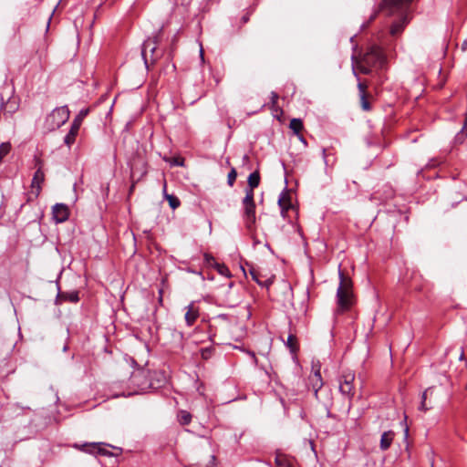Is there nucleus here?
<instances>
[{"mask_svg":"<svg viewBox=\"0 0 467 467\" xmlns=\"http://www.w3.org/2000/svg\"><path fill=\"white\" fill-rule=\"evenodd\" d=\"M250 275L254 281H255L258 285H263V283L258 278V273L255 269H250Z\"/></svg>","mask_w":467,"mask_h":467,"instance_id":"nucleus-36","label":"nucleus"},{"mask_svg":"<svg viewBox=\"0 0 467 467\" xmlns=\"http://www.w3.org/2000/svg\"><path fill=\"white\" fill-rule=\"evenodd\" d=\"M89 113V109L87 108V109H82L78 114L74 118V119L72 120V124L76 125L77 127L80 128L81 127V124L83 122V119L88 115Z\"/></svg>","mask_w":467,"mask_h":467,"instance_id":"nucleus-27","label":"nucleus"},{"mask_svg":"<svg viewBox=\"0 0 467 467\" xmlns=\"http://www.w3.org/2000/svg\"><path fill=\"white\" fill-rule=\"evenodd\" d=\"M79 130H80V128H78L76 125L71 123L68 132L64 137V144L67 147H68L69 149L75 143L76 139L78 135Z\"/></svg>","mask_w":467,"mask_h":467,"instance_id":"nucleus-15","label":"nucleus"},{"mask_svg":"<svg viewBox=\"0 0 467 467\" xmlns=\"http://www.w3.org/2000/svg\"><path fill=\"white\" fill-rule=\"evenodd\" d=\"M367 85L358 80V89L359 94L360 107L364 111H370L372 107L368 100L370 95L367 92Z\"/></svg>","mask_w":467,"mask_h":467,"instance_id":"nucleus-11","label":"nucleus"},{"mask_svg":"<svg viewBox=\"0 0 467 467\" xmlns=\"http://www.w3.org/2000/svg\"><path fill=\"white\" fill-rule=\"evenodd\" d=\"M134 176H135V168L132 167L131 168V177L134 178Z\"/></svg>","mask_w":467,"mask_h":467,"instance_id":"nucleus-48","label":"nucleus"},{"mask_svg":"<svg viewBox=\"0 0 467 467\" xmlns=\"http://www.w3.org/2000/svg\"><path fill=\"white\" fill-rule=\"evenodd\" d=\"M199 317V311L195 307L194 303H192L188 306V311L185 314V320L189 326H192Z\"/></svg>","mask_w":467,"mask_h":467,"instance_id":"nucleus-19","label":"nucleus"},{"mask_svg":"<svg viewBox=\"0 0 467 467\" xmlns=\"http://www.w3.org/2000/svg\"><path fill=\"white\" fill-rule=\"evenodd\" d=\"M250 19V13L247 12L246 14H244L243 16H242V23L243 24H245L249 21Z\"/></svg>","mask_w":467,"mask_h":467,"instance_id":"nucleus-41","label":"nucleus"},{"mask_svg":"<svg viewBox=\"0 0 467 467\" xmlns=\"http://www.w3.org/2000/svg\"><path fill=\"white\" fill-rule=\"evenodd\" d=\"M404 432H405V437L407 438L408 433H409V429H408V427H406V428H405Z\"/></svg>","mask_w":467,"mask_h":467,"instance_id":"nucleus-49","label":"nucleus"},{"mask_svg":"<svg viewBox=\"0 0 467 467\" xmlns=\"http://www.w3.org/2000/svg\"><path fill=\"white\" fill-rule=\"evenodd\" d=\"M207 268H214L219 275L224 277H230L231 273L228 267L224 264H220L215 261V259L209 254H206V269ZM206 279H213V276H210V273L206 271Z\"/></svg>","mask_w":467,"mask_h":467,"instance_id":"nucleus-8","label":"nucleus"},{"mask_svg":"<svg viewBox=\"0 0 467 467\" xmlns=\"http://www.w3.org/2000/svg\"><path fill=\"white\" fill-rule=\"evenodd\" d=\"M338 275H339V279H340L338 286H343L344 287V291L348 292V293H352V291H351V288H352V282H351V280L348 277H347L344 275V273L341 272V271H339Z\"/></svg>","mask_w":467,"mask_h":467,"instance_id":"nucleus-25","label":"nucleus"},{"mask_svg":"<svg viewBox=\"0 0 467 467\" xmlns=\"http://www.w3.org/2000/svg\"><path fill=\"white\" fill-rule=\"evenodd\" d=\"M393 196H394V191L391 188H389L386 192L385 199H389V198H392Z\"/></svg>","mask_w":467,"mask_h":467,"instance_id":"nucleus-42","label":"nucleus"},{"mask_svg":"<svg viewBox=\"0 0 467 467\" xmlns=\"http://www.w3.org/2000/svg\"><path fill=\"white\" fill-rule=\"evenodd\" d=\"M234 284V282H228L227 285L222 286V292L223 295V304L229 307H234L238 306L242 297L240 295L241 288L233 289Z\"/></svg>","mask_w":467,"mask_h":467,"instance_id":"nucleus-4","label":"nucleus"},{"mask_svg":"<svg viewBox=\"0 0 467 467\" xmlns=\"http://www.w3.org/2000/svg\"><path fill=\"white\" fill-rule=\"evenodd\" d=\"M431 392H432V389L431 388H429V389H425L423 391V393L421 395V402H420V405L419 407L420 410L427 411L429 410V408L426 405V399H427L428 393H431Z\"/></svg>","mask_w":467,"mask_h":467,"instance_id":"nucleus-30","label":"nucleus"},{"mask_svg":"<svg viewBox=\"0 0 467 467\" xmlns=\"http://www.w3.org/2000/svg\"><path fill=\"white\" fill-rule=\"evenodd\" d=\"M199 352H200L202 358H204V348H200Z\"/></svg>","mask_w":467,"mask_h":467,"instance_id":"nucleus-47","label":"nucleus"},{"mask_svg":"<svg viewBox=\"0 0 467 467\" xmlns=\"http://www.w3.org/2000/svg\"><path fill=\"white\" fill-rule=\"evenodd\" d=\"M198 43H199V47H200V58H201V61L202 62H204V57H205V54H204V47L202 46V42L198 39Z\"/></svg>","mask_w":467,"mask_h":467,"instance_id":"nucleus-38","label":"nucleus"},{"mask_svg":"<svg viewBox=\"0 0 467 467\" xmlns=\"http://www.w3.org/2000/svg\"><path fill=\"white\" fill-rule=\"evenodd\" d=\"M351 61L353 75L359 80L357 69L364 75H369L373 71L382 69L387 63V58L380 47L371 45L360 58L353 55Z\"/></svg>","mask_w":467,"mask_h":467,"instance_id":"nucleus-1","label":"nucleus"},{"mask_svg":"<svg viewBox=\"0 0 467 467\" xmlns=\"http://www.w3.org/2000/svg\"><path fill=\"white\" fill-rule=\"evenodd\" d=\"M52 215L54 221L57 223L66 222L69 216L67 206L64 203H56L52 207Z\"/></svg>","mask_w":467,"mask_h":467,"instance_id":"nucleus-9","label":"nucleus"},{"mask_svg":"<svg viewBox=\"0 0 467 467\" xmlns=\"http://www.w3.org/2000/svg\"><path fill=\"white\" fill-rule=\"evenodd\" d=\"M310 381L314 389L315 396L317 397V392L323 386V381L319 370H317L314 373V375L310 378Z\"/></svg>","mask_w":467,"mask_h":467,"instance_id":"nucleus-20","label":"nucleus"},{"mask_svg":"<svg viewBox=\"0 0 467 467\" xmlns=\"http://www.w3.org/2000/svg\"><path fill=\"white\" fill-rule=\"evenodd\" d=\"M247 182H248L247 189H252V191H254V188L258 187V185L260 183L259 171H255L252 172L248 177Z\"/></svg>","mask_w":467,"mask_h":467,"instance_id":"nucleus-24","label":"nucleus"},{"mask_svg":"<svg viewBox=\"0 0 467 467\" xmlns=\"http://www.w3.org/2000/svg\"><path fill=\"white\" fill-rule=\"evenodd\" d=\"M155 43L151 39H148L143 43L141 54L144 57L145 64L147 65V52L150 51L152 55L155 52Z\"/></svg>","mask_w":467,"mask_h":467,"instance_id":"nucleus-21","label":"nucleus"},{"mask_svg":"<svg viewBox=\"0 0 467 467\" xmlns=\"http://www.w3.org/2000/svg\"><path fill=\"white\" fill-rule=\"evenodd\" d=\"M296 136H297L298 140H300V141H301L305 146H306V145H307V142H306V140L305 137H304L301 133H299V135H296Z\"/></svg>","mask_w":467,"mask_h":467,"instance_id":"nucleus-43","label":"nucleus"},{"mask_svg":"<svg viewBox=\"0 0 467 467\" xmlns=\"http://www.w3.org/2000/svg\"><path fill=\"white\" fill-rule=\"evenodd\" d=\"M463 130H467V117L465 116L463 126L462 128Z\"/></svg>","mask_w":467,"mask_h":467,"instance_id":"nucleus-46","label":"nucleus"},{"mask_svg":"<svg viewBox=\"0 0 467 467\" xmlns=\"http://www.w3.org/2000/svg\"><path fill=\"white\" fill-rule=\"evenodd\" d=\"M278 206L281 209V214L283 217H285L287 211L292 208L291 196L286 188H285L279 195Z\"/></svg>","mask_w":467,"mask_h":467,"instance_id":"nucleus-14","label":"nucleus"},{"mask_svg":"<svg viewBox=\"0 0 467 467\" xmlns=\"http://www.w3.org/2000/svg\"><path fill=\"white\" fill-rule=\"evenodd\" d=\"M289 128L293 130L295 135H299L304 129L302 119L297 118L292 119L289 123Z\"/></svg>","mask_w":467,"mask_h":467,"instance_id":"nucleus-23","label":"nucleus"},{"mask_svg":"<svg viewBox=\"0 0 467 467\" xmlns=\"http://www.w3.org/2000/svg\"><path fill=\"white\" fill-rule=\"evenodd\" d=\"M70 110L67 106L55 108L47 115L44 127L47 131H54L63 126L69 119Z\"/></svg>","mask_w":467,"mask_h":467,"instance_id":"nucleus-3","label":"nucleus"},{"mask_svg":"<svg viewBox=\"0 0 467 467\" xmlns=\"http://www.w3.org/2000/svg\"><path fill=\"white\" fill-rule=\"evenodd\" d=\"M130 381L133 385L137 386L140 390H145L150 386L147 383L145 371L143 369H138L133 372L130 377Z\"/></svg>","mask_w":467,"mask_h":467,"instance_id":"nucleus-13","label":"nucleus"},{"mask_svg":"<svg viewBox=\"0 0 467 467\" xmlns=\"http://www.w3.org/2000/svg\"><path fill=\"white\" fill-rule=\"evenodd\" d=\"M326 151H327V150H326V149H323V150H322L323 157H324V159H325V160H326Z\"/></svg>","mask_w":467,"mask_h":467,"instance_id":"nucleus-50","label":"nucleus"},{"mask_svg":"<svg viewBox=\"0 0 467 467\" xmlns=\"http://www.w3.org/2000/svg\"><path fill=\"white\" fill-rule=\"evenodd\" d=\"M244 221L245 227L248 231L252 232L254 230L255 224V204L254 205H244Z\"/></svg>","mask_w":467,"mask_h":467,"instance_id":"nucleus-10","label":"nucleus"},{"mask_svg":"<svg viewBox=\"0 0 467 467\" xmlns=\"http://www.w3.org/2000/svg\"><path fill=\"white\" fill-rule=\"evenodd\" d=\"M11 150V144L9 142H3L0 144V162L3 158L5 157Z\"/></svg>","mask_w":467,"mask_h":467,"instance_id":"nucleus-31","label":"nucleus"},{"mask_svg":"<svg viewBox=\"0 0 467 467\" xmlns=\"http://www.w3.org/2000/svg\"><path fill=\"white\" fill-rule=\"evenodd\" d=\"M79 301L78 291L73 290L68 292L59 291L57 295L56 305H62L64 302L78 303Z\"/></svg>","mask_w":467,"mask_h":467,"instance_id":"nucleus-12","label":"nucleus"},{"mask_svg":"<svg viewBox=\"0 0 467 467\" xmlns=\"http://www.w3.org/2000/svg\"><path fill=\"white\" fill-rule=\"evenodd\" d=\"M166 188H167V184H166V182H164L163 192L165 194V198L168 200L170 207L174 210L180 206L181 202H180L179 198L176 197L175 195L167 194Z\"/></svg>","mask_w":467,"mask_h":467,"instance_id":"nucleus-22","label":"nucleus"},{"mask_svg":"<svg viewBox=\"0 0 467 467\" xmlns=\"http://www.w3.org/2000/svg\"><path fill=\"white\" fill-rule=\"evenodd\" d=\"M395 433L392 431H384L380 438L379 447L381 451H387L393 441Z\"/></svg>","mask_w":467,"mask_h":467,"instance_id":"nucleus-16","label":"nucleus"},{"mask_svg":"<svg viewBox=\"0 0 467 467\" xmlns=\"http://www.w3.org/2000/svg\"><path fill=\"white\" fill-rule=\"evenodd\" d=\"M413 0H383L379 5V11L387 16H398L390 26V34L393 36L400 35L409 23L408 10Z\"/></svg>","mask_w":467,"mask_h":467,"instance_id":"nucleus-2","label":"nucleus"},{"mask_svg":"<svg viewBox=\"0 0 467 467\" xmlns=\"http://www.w3.org/2000/svg\"><path fill=\"white\" fill-rule=\"evenodd\" d=\"M99 443H98V442H90V443H83L81 445H78V444L74 445V447L78 448L79 451L89 453V454H93V455H98L97 451L99 450Z\"/></svg>","mask_w":467,"mask_h":467,"instance_id":"nucleus-18","label":"nucleus"},{"mask_svg":"<svg viewBox=\"0 0 467 467\" xmlns=\"http://www.w3.org/2000/svg\"><path fill=\"white\" fill-rule=\"evenodd\" d=\"M377 14H378V12H375L373 15H371V16L369 17V20H368V24H367V25H363V27L368 26V25L371 21H373V20L376 18Z\"/></svg>","mask_w":467,"mask_h":467,"instance_id":"nucleus-45","label":"nucleus"},{"mask_svg":"<svg viewBox=\"0 0 467 467\" xmlns=\"http://www.w3.org/2000/svg\"><path fill=\"white\" fill-rule=\"evenodd\" d=\"M99 450L97 451L98 455H102V456H111L112 455V453L109 451H108L107 449L104 448L106 443H103V442H99Z\"/></svg>","mask_w":467,"mask_h":467,"instance_id":"nucleus-35","label":"nucleus"},{"mask_svg":"<svg viewBox=\"0 0 467 467\" xmlns=\"http://www.w3.org/2000/svg\"><path fill=\"white\" fill-rule=\"evenodd\" d=\"M270 108L275 112H280V113L283 112V110L281 109V108L277 104H276V107H273V104H271Z\"/></svg>","mask_w":467,"mask_h":467,"instance_id":"nucleus-44","label":"nucleus"},{"mask_svg":"<svg viewBox=\"0 0 467 467\" xmlns=\"http://www.w3.org/2000/svg\"><path fill=\"white\" fill-rule=\"evenodd\" d=\"M337 313L348 311L352 306V293L344 291L343 286H338L337 290Z\"/></svg>","mask_w":467,"mask_h":467,"instance_id":"nucleus-5","label":"nucleus"},{"mask_svg":"<svg viewBox=\"0 0 467 467\" xmlns=\"http://www.w3.org/2000/svg\"><path fill=\"white\" fill-rule=\"evenodd\" d=\"M217 466H218V461L216 459V456L212 455L211 459L209 461V463H208V465H206V467H217Z\"/></svg>","mask_w":467,"mask_h":467,"instance_id":"nucleus-37","label":"nucleus"},{"mask_svg":"<svg viewBox=\"0 0 467 467\" xmlns=\"http://www.w3.org/2000/svg\"><path fill=\"white\" fill-rule=\"evenodd\" d=\"M250 354H251V356L253 357V358L256 361L257 359H256V357H255L254 353V352H251Z\"/></svg>","mask_w":467,"mask_h":467,"instance_id":"nucleus-51","label":"nucleus"},{"mask_svg":"<svg viewBox=\"0 0 467 467\" xmlns=\"http://www.w3.org/2000/svg\"><path fill=\"white\" fill-rule=\"evenodd\" d=\"M275 462L276 467H296L294 461L285 454H276Z\"/></svg>","mask_w":467,"mask_h":467,"instance_id":"nucleus-17","label":"nucleus"},{"mask_svg":"<svg viewBox=\"0 0 467 467\" xmlns=\"http://www.w3.org/2000/svg\"><path fill=\"white\" fill-rule=\"evenodd\" d=\"M165 161L169 162L171 166H183V159L181 157H171L165 159Z\"/></svg>","mask_w":467,"mask_h":467,"instance_id":"nucleus-32","label":"nucleus"},{"mask_svg":"<svg viewBox=\"0 0 467 467\" xmlns=\"http://www.w3.org/2000/svg\"><path fill=\"white\" fill-rule=\"evenodd\" d=\"M205 351H206V359H208V358L212 357L214 354L215 348L206 346Z\"/></svg>","mask_w":467,"mask_h":467,"instance_id":"nucleus-40","label":"nucleus"},{"mask_svg":"<svg viewBox=\"0 0 467 467\" xmlns=\"http://www.w3.org/2000/svg\"><path fill=\"white\" fill-rule=\"evenodd\" d=\"M192 415L186 410H181L178 414V420L182 425H187L190 423Z\"/></svg>","mask_w":467,"mask_h":467,"instance_id":"nucleus-29","label":"nucleus"},{"mask_svg":"<svg viewBox=\"0 0 467 467\" xmlns=\"http://www.w3.org/2000/svg\"><path fill=\"white\" fill-rule=\"evenodd\" d=\"M466 130H463L462 129L456 134L454 140L457 144H462L464 142L465 137H467V133H465Z\"/></svg>","mask_w":467,"mask_h":467,"instance_id":"nucleus-34","label":"nucleus"},{"mask_svg":"<svg viewBox=\"0 0 467 467\" xmlns=\"http://www.w3.org/2000/svg\"><path fill=\"white\" fill-rule=\"evenodd\" d=\"M254 193L252 189H245V196L243 200V206L244 205H254Z\"/></svg>","mask_w":467,"mask_h":467,"instance_id":"nucleus-28","label":"nucleus"},{"mask_svg":"<svg viewBox=\"0 0 467 467\" xmlns=\"http://www.w3.org/2000/svg\"><path fill=\"white\" fill-rule=\"evenodd\" d=\"M465 47H466V42L463 43L462 48H465Z\"/></svg>","mask_w":467,"mask_h":467,"instance_id":"nucleus-52","label":"nucleus"},{"mask_svg":"<svg viewBox=\"0 0 467 467\" xmlns=\"http://www.w3.org/2000/svg\"><path fill=\"white\" fill-rule=\"evenodd\" d=\"M286 346L290 349V351L294 354H296L298 349V343H297V337L294 334H289L287 337Z\"/></svg>","mask_w":467,"mask_h":467,"instance_id":"nucleus-26","label":"nucleus"},{"mask_svg":"<svg viewBox=\"0 0 467 467\" xmlns=\"http://www.w3.org/2000/svg\"><path fill=\"white\" fill-rule=\"evenodd\" d=\"M354 379V373L349 371L342 375V380H340L339 384V391L342 395L347 396L349 400H351L355 394L353 386Z\"/></svg>","mask_w":467,"mask_h":467,"instance_id":"nucleus-6","label":"nucleus"},{"mask_svg":"<svg viewBox=\"0 0 467 467\" xmlns=\"http://www.w3.org/2000/svg\"><path fill=\"white\" fill-rule=\"evenodd\" d=\"M237 177V172L234 168H232L227 176V183L229 186H233Z\"/></svg>","mask_w":467,"mask_h":467,"instance_id":"nucleus-33","label":"nucleus"},{"mask_svg":"<svg viewBox=\"0 0 467 467\" xmlns=\"http://www.w3.org/2000/svg\"><path fill=\"white\" fill-rule=\"evenodd\" d=\"M278 99H279L278 94L275 91H272L271 92V104H273V107H276Z\"/></svg>","mask_w":467,"mask_h":467,"instance_id":"nucleus-39","label":"nucleus"},{"mask_svg":"<svg viewBox=\"0 0 467 467\" xmlns=\"http://www.w3.org/2000/svg\"><path fill=\"white\" fill-rule=\"evenodd\" d=\"M36 166L37 169L32 178L31 188L35 196L38 197L42 190V184L45 181V173L42 170V161L40 160H36Z\"/></svg>","mask_w":467,"mask_h":467,"instance_id":"nucleus-7","label":"nucleus"}]
</instances>
